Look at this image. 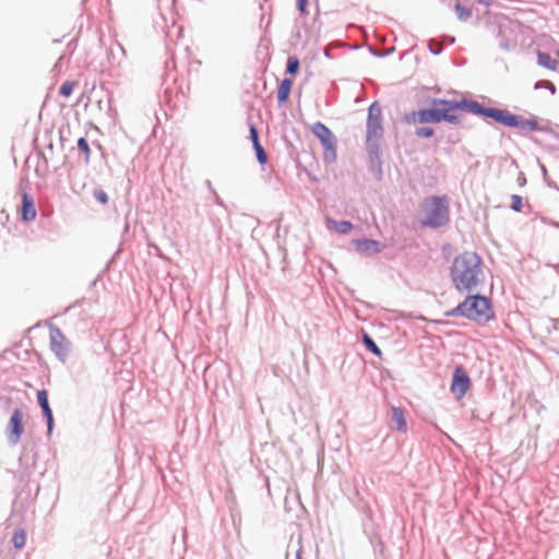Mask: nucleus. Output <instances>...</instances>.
<instances>
[{"label": "nucleus", "instance_id": "obj_1", "mask_svg": "<svg viewBox=\"0 0 559 559\" xmlns=\"http://www.w3.org/2000/svg\"><path fill=\"white\" fill-rule=\"evenodd\" d=\"M451 281L460 293H471L484 282L481 258L465 251L454 258L450 269Z\"/></svg>", "mask_w": 559, "mask_h": 559}, {"label": "nucleus", "instance_id": "obj_2", "mask_svg": "<svg viewBox=\"0 0 559 559\" xmlns=\"http://www.w3.org/2000/svg\"><path fill=\"white\" fill-rule=\"evenodd\" d=\"M432 104L433 108H424L407 115L406 122L438 123L442 120L452 124L461 122L460 116L454 112L456 109H461V100L433 99Z\"/></svg>", "mask_w": 559, "mask_h": 559}, {"label": "nucleus", "instance_id": "obj_3", "mask_svg": "<svg viewBox=\"0 0 559 559\" xmlns=\"http://www.w3.org/2000/svg\"><path fill=\"white\" fill-rule=\"evenodd\" d=\"M420 224L429 228H440L450 222V205L447 195L425 198L420 203Z\"/></svg>", "mask_w": 559, "mask_h": 559}, {"label": "nucleus", "instance_id": "obj_4", "mask_svg": "<svg viewBox=\"0 0 559 559\" xmlns=\"http://www.w3.org/2000/svg\"><path fill=\"white\" fill-rule=\"evenodd\" d=\"M448 317H464L474 321H488L492 317L490 300L480 295L467 296L455 308L447 312Z\"/></svg>", "mask_w": 559, "mask_h": 559}, {"label": "nucleus", "instance_id": "obj_5", "mask_svg": "<svg viewBox=\"0 0 559 559\" xmlns=\"http://www.w3.org/2000/svg\"><path fill=\"white\" fill-rule=\"evenodd\" d=\"M383 135L381 106L373 102L368 108L366 150L372 164L380 163L379 140Z\"/></svg>", "mask_w": 559, "mask_h": 559}, {"label": "nucleus", "instance_id": "obj_6", "mask_svg": "<svg viewBox=\"0 0 559 559\" xmlns=\"http://www.w3.org/2000/svg\"><path fill=\"white\" fill-rule=\"evenodd\" d=\"M312 133L320 140L324 148V159L334 162L336 159V138L332 131L322 122H316L311 127Z\"/></svg>", "mask_w": 559, "mask_h": 559}, {"label": "nucleus", "instance_id": "obj_7", "mask_svg": "<svg viewBox=\"0 0 559 559\" xmlns=\"http://www.w3.org/2000/svg\"><path fill=\"white\" fill-rule=\"evenodd\" d=\"M50 349L62 362L66 361L70 352V342L62 331L57 326H50Z\"/></svg>", "mask_w": 559, "mask_h": 559}, {"label": "nucleus", "instance_id": "obj_8", "mask_svg": "<svg viewBox=\"0 0 559 559\" xmlns=\"http://www.w3.org/2000/svg\"><path fill=\"white\" fill-rule=\"evenodd\" d=\"M471 379L462 366L454 369L451 392L457 400H461L469 390Z\"/></svg>", "mask_w": 559, "mask_h": 559}, {"label": "nucleus", "instance_id": "obj_9", "mask_svg": "<svg viewBox=\"0 0 559 559\" xmlns=\"http://www.w3.org/2000/svg\"><path fill=\"white\" fill-rule=\"evenodd\" d=\"M22 418V412L16 408L12 413L11 418L7 425V437L11 445H16L21 440V436L24 431Z\"/></svg>", "mask_w": 559, "mask_h": 559}, {"label": "nucleus", "instance_id": "obj_10", "mask_svg": "<svg viewBox=\"0 0 559 559\" xmlns=\"http://www.w3.org/2000/svg\"><path fill=\"white\" fill-rule=\"evenodd\" d=\"M461 109L466 110L472 114H475V115L491 118L495 121L497 120V115L500 111V109H498V108L484 107L481 104H479L476 100H467V99L461 100Z\"/></svg>", "mask_w": 559, "mask_h": 559}, {"label": "nucleus", "instance_id": "obj_11", "mask_svg": "<svg viewBox=\"0 0 559 559\" xmlns=\"http://www.w3.org/2000/svg\"><path fill=\"white\" fill-rule=\"evenodd\" d=\"M353 243L358 252L368 255L379 253L383 249V246L379 241L372 239H356Z\"/></svg>", "mask_w": 559, "mask_h": 559}, {"label": "nucleus", "instance_id": "obj_12", "mask_svg": "<svg viewBox=\"0 0 559 559\" xmlns=\"http://www.w3.org/2000/svg\"><path fill=\"white\" fill-rule=\"evenodd\" d=\"M511 127L521 131H537L539 130L538 118L534 115H531L528 118L513 115V123H511Z\"/></svg>", "mask_w": 559, "mask_h": 559}, {"label": "nucleus", "instance_id": "obj_13", "mask_svg": "<svg viewBox=\"0 0 559 559\" xmlns=\"http://www.w3.org/2000/svg\"><path fill=\"white\" fill-rule=\"evenodd\" d=\"M37 402L43 411L44 416L47 419V428L48 432H51L53 428V418H52V412L48 403V395L45 390H40L37 392Z\"/></svg>", "mask_w": 559, "mask_h": 559}, {"label": "nucleus", "instance_id": "obj_14", "mask_svg": "<svg viewBox=\"0 0 559 559\" xmlns=\"http://www.w3.org/2000/svg\"><path fill=\"white\" fill-rule=\"evenodd\" d=\"M36 217V209L32 197L24 193L22 197V218L25 222L34 221Z\"/></svg>", "mask_w": 559, "mask_h": 559}, {"label": "nucleus", "instance_id": "obj_15", "mask_svg": "<svg viewBox=\"0 0 559 559\" xmlns=\"http://www.w3.org/2000/svg\"><path fill=\"white\" fill-rule=\"evenodd\" d=\"M391 421L395 425V429L401 432L407 431V424L405 419L404 412L401 407L392 406L391 407Z\"/></svg>", "mask_w": 559, "mask_h": 559}, {"label": "nucleus", "instance_id": "obj_16", "mask_svg": "<svg viewBox=\"0 0 559 559\" xmlns=\"http://www.w3.org/2000/svg\"><path fill=\"white\" fill-rule=\"evenodd\" d=\"M326 226L328 228H333L341 235H346L353 229V224L348 221H335L330 217H326Z\"/></svg>", "mask_w": 559, "mask_h": 559}, {"label": "nucleus", "instance_id": "obj_17", "mask_svg": "<svg viewBox=\"0 0 559 559\" xmlns=\"http://www.w3.org/2000/svg\"><path fill=\"white\" fill-rule=\"evenodd\" d=\"M537 63L538 66L551 71H556L558 68V61L547 52L539 51L537 53Z\"/></svg>", "mask_w": 559, "mask_h": 559}, {"label": "nucleus", "instance_id": "obj_18", "mask_svg": "<svg viewBox=\"0 0 559 559\" xmlns=\"http://www.w3.org/2000/svg\"><path fill=\"white\" fill-rule=\"evenodd\" d=\"M292 84H293V82L289 79H284L281 82L278 90H277L278 103H284L287 100V98L289 96L290 88H292Z\"/></svg>", "mask_w": 559, "mask_h": 559}, {"label": "nucleus", "instance_id": "obj_19", "mask_svg": "<svg viewBox=\"0 0 559 559\" xmlns=\"http://www.w3.org/2000/svg\"><path fill=\"white\" fill-rule=\"evenodd\" d=\"M496 121L503 126L511 127V123H513V114L507 109H500Z\"/></svg>", "mask_w": 559, "mask_h": 559}, {"label": "nucleus", "instance_id": "obj_20", "mask_svg": "<svg viewBox=\"0 0 559 559\" xmlns=\"http://www.w3.org/2000/svg\"><path fill=\"white\" fill-rule=\"evenodd\" d=\"M12 543L16 549H22L26 543V535L23 530L15 531Z\"/></svg>", "mask_w": 559, "mask_h": 559}, {"label": "nucleus", "instance_id": "obj_21", "mask_svg": "<svg viewBox=\"0 0 559 559\" xmlns=\"http://www.w3.org/2000/svg\"><path fill=\"white\" fill-rule=\"evenodd\" d=\"M298 69H299L298 58L295 56H289L287 58L286 72L294 75L298 72Z\"/></svg>", "mask_w": 559, "mask_h": 559}, {"label": "nucleus", "instance_id": "obj_22", "mask_svg": "<svg viewBox=\"0 0 559 559\" xmlns=\"http://www.w3.org/2000/svg\"><path fill=\"white\" fill-rule=\"evenodd\" d=\"M362 341H364V344L367 347V349H369L371 353H373L378 356L381 355L380 348L367 333L364 334Z\"/></svg>", "mask_w": 559, "mask_h": 559}, {"label": "nucleus", "instance_id": "obj_23", "mask_svg": "<svg viewBox=\"0 0 559 559\" xmlns=\"http://www.w3.org/2000/svg\"><path fill=\"white\" fill-rule=\"evenodd\" d=\"M455 11H456V14H457V17L461 20V21H466L467 19L471 17L472 15V11L465 7H463L461 3H456L455 4Z\"/></svg>", "mask_w": 559, "mask_h": 559}, {"label": "nucleus", "instance_id": "obj_24", "mask_svg": "<svg viewBox=\"0 0 559 559\" xmlns=\"http://www.w3.org/2000/svg\"><path fill=\"white\" fill-rule=\"evenodd\" d=\"M253 148L255 151L257 159L261 165H264L267 162V155L261 145V143H257V145H253Z\"/></svg>", "mask_w": 559, "mask_h": 559}, {"label": "nucleus", "instance_id": "obj_25", "mask_svg": "<svg viewBox=\"0 0 559 559\" xmlns=\"http://www.w3.org/2000/svg\"><path fill=\"white\" fill-rule=\"evenodd\" d=\"M78 148L85 154L84 159H85L86 163H88L90 162L91 150H90L87 141L84 138H80L79 139V141H78Z\"/></svg>", "mask_w": 559, "mask_h": 559}, {"label": "nucleus", "instance_id": "obj_26", "mask_svg": "<svg viewBox=\"0 0 559 559\" xmlns=\"http://www.w3.org/2000/svg\"><path fill=\"white\" fill-rule=\"evenodd\" d=\"M415 134L418 138H431L435 134V130L430 127H420L415 130Z\"/></svg>", "mask_w": 559, "mask_h": 559}, {"label": "nucleus", "instance_id": "obj_27", "mask_svg": "<svg viewBox=\"0 0 559 559\" xmlns=\"http://www.w3.org/2000/svg\"><path fill=\"white\" fill-rule=\"evenodd\" d=\"M523 206V199L518 194L511 197V209L515 212H521Z\"/></svg>", "mask_w": 559, "mask_h": 559}, {"label": "nucleus", "instance_id": "obj_28", "mask_svg": "<svg viewBox=\"0 0 559 559\" xmlns=\"http://www.w3.org/2000/svg\"><path fill=\"white\" fill-rule=\"evenodd\" d=\"M535 90L547 88L554 95L556 93V86L549 81H537L534 85Z\"/></svg>", "mask_w": 559, "mask_h": 559}, {"label": "nucleus", "instance_id": "obj_29", "mask_svg": "<svg viewBox=\"0 0 559 559\" xmlns=\"http://www.w3.org/2000/svg\"><path fill=\"white\" fill-rule=\"evenodd\" d=\"M73 87H74V84L70 81H66L61 86H60V94L64 97H69L72 92H73Z\"/></svg>", "mask_w": 559, "mask_h": 559}, {"label": "nucleus", "instance_id": "obj_30", "mask_svg": "<svg viewBox=\"0 0 559 559\" xmlns=\"http://www.w3.org/2000/svg\"><path fill=\"white\" fill-rule=\"evenodd\" d=\"M249 132L252 145H257V143H260L258 130L253 124H250Z\"/></svg>", "mask_w": 559, "mask_h": 559}, {"label": "nucleus", "instance_id": "obj_31", "mask_svg": "<svg viewBox=\"0 0 559 559\" xmlns=\"http://www.w3.org/2000/svg\"><path fill=\"white\" fill-rule=\"evenodd\" d=\"M95 197L103 204L107 203V201H108V197L104 191L96 192Z\"/></svg>", "mask_w": 559, "mask_h": 559}, {"label": "nucleus", "instance_id": "obj_32", "mask_svg": "<svg viewBox=\"0 0 559 559\" xmlns=\"http://www.w3.org/2000/svg\"><path fill=\"white\" fill-rule=\"evenodd\" d=\"M308 0H297V8L301 14H306V5Z\"/></svg>", "mask_w": 559, "mask_h": 559}, {"label": "nucleus", "instance_id": "obj_33", "mask_svg": "<svg viewBox=\"0 0 559 559\" xmlns=\"http://www.w3.org/2000/svg\"><path fill=\"white\" fill-rule=\"evenodd\" d=\"M430 51L435 55H439L441 52V47L437 45V47L433 46L432 43L429 45Z\"/></svg>", "mask_w": 559, "mask_h": 559}, {"label": "nucleus", "instance_id": "obj_34", "mask_svg": "<svg viewBox=\"0 0 559 559\" xmlns=\"http://www.w3.org/2000/svg\"><path fill=\"white\" fill-rule=\"evenodd\" d=\"M518 180H519V183H520V185H524V183H525V181H526V180H525V177H524V176H522V175L518 178Z\"/></svg>", "mask_w": 559, "mask_h": 559}, {"label": "nucleus", "instance_id": "obj_35", "mask_svg": "<svg viewBox=\"0 0 559 559\" xmlns=\"http://www.w3.org/2000/svg\"><path fill=\"white\" fill-rule=\"evenodd\" d=\"M296 559H301L300 550L297 551Z\"/></svg>", "mask_w": 559, "mask_h": 559}, {"label": "nucleus", "instance_id": "obj_36", "mask_svg": "<svg viewBox=\"0 0 559 559\" xmlns=\"http://www.w3.org/2000/svg\"><path fill=\"white\" fill-rule=\"evenodd\" d=\"M552 226H555V227L559 228V223L554 222V223H552Z\"/></svg>", "mask_w": 559, "mask_h": 559}, {"label": "nucleus", "instance_id": "obj_37", "mask_svg": "<svg viewBox=\"0 0 559 559\" xmlns=\"http://www.w3.org/2000/svg\"><path fill=\"white\" fill-rule=\"evenodd\" d=\"M557 53H558V56H559V50H558V52H557Z\"/></svg>", "mask_w": 559, "mask_h": 559}]
</instances>
